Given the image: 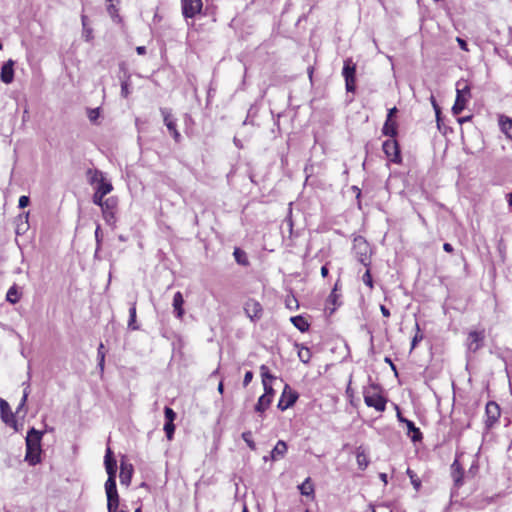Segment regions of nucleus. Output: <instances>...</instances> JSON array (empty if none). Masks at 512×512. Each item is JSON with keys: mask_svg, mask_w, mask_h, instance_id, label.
I'll list each match as a JSON object with an SVG mask.
<instances>
[{"mask_svg": "<svg viewBox=\"0 0 512 512\" xmlns=\"http://www.w3.org/2000/svg\"><path fill=\"white\" fill-rule=\"evenodd\" d=\"M44 432L35 429L34 427L30 428L27 432V436L25 439L26 443V455L25 460L30 465H36L40 462V453H41V439L43 437Z\"/></svg>", "mask_w": 512, "mask_h": 512, "instance_id": "nucleus-1", "label": "nucleus"}, {"mask_svg": "<svg viewBox=\"0 0 512 512\" xmlns=\"http://www.w3.org/2000/svg\"><path fill=\"white\" fill-rule=\"evenodd\" d=\"M364 402L368 407H373L378 412L386 408L387 399L380 393V387L371 385L363 392Z\"/></svg>", "mask_w": 512, "mask_h": 512, "instance_id": "nucleus-2", "label": "nucleus"}, {"mask_svg": "<svg viewBox=\"0 0 512 512\" xmlns=\"http://www.w3.org/2000/svg\"><path fill=\"white\" fill-rule=\"evenodd\" d=\"M456 100L452 107V112L454 115H459L466 107V103L470 98V87L463 81H458L456 83Z\"/></svg>", "mask_w": 512, "mask_h": 512, "instance_id": "nucleus-3", "label": "nucleus"}, {"mask_svg": "<svg viewBox=\"0 0 512 512\" xmlns=\"http://www.w3.org/2000/svg\"><path fill=\"white\" fill-rule=\"evenodd\" d=\"M353 253L361 264L366 267L370 265L371 249L369 243L363 237L354 238Z\"/></svg>", "mask_w": 512, "mask_h": 512, "instance_id": "nucleus-4", "label": "nucleus"}, {"mask_svg": "<svg viewBox=\"0 0 512 512\" xmlns=\"http://www.w3.org/2000/svg\"><path fill=\"white\" fill-rule=\"evenodd\" d=\"M101 210L103 214V218L107 225L115 228L116 226V211L118 206V200L116 197H109L105 199V202L103 203Z\"/></svg>", "mask_w": 512, "mask_h": 512, "instance_id": "nucleus-5", "label": "nucleus"}, {"mask_svg": "<svg viewBox=\"0 0 512 512\" xmlns=\"http://www.w3.org/2000/svg\"><path fill=\"white\" fill-rule=\"evenodd\" d=\"M356 64L351 58L344 60L342 75L345 79V87L347 92H354L356 89Z\"/></svg>", "mask_w": 512, "mask_h": 512, "instance_id": "nucleus-6", "label": "nucleus"}, {"mask_svg": "<svg viewBox=\"0 0 512 512\" xmlns=\"http://www.w3.org/2000/svg\"><path fill=\"white\" fill-rule=\"evenodd\" d=\"M104 465L108 475L105 486L116 485L117 462L110 447H107L104 456Z\"/></svg>", "mask_w": 512, "mask_h": 512, "instance_id": "nucleus-7", "label": "nucleus"}, {"mask_svg": "<svg viewBox=\"0 0 512 512\" xmlns=\"http://www.w3.org/2000/svg\"><path fill=\"white\" fill-rule=\"evenodd\" d=\"M382 149L387 158L395 163L399 164L402 161L399 144L395 139H388L383 142Z\"/></svg>", "mask_w": 512, "mask_h": 512, "instance_id": "nucleus-8", "label": "nucleus"}, {"mask_svg": "<svg viewBox=\"0 0 512 512\" xmlns=\"http://www.w3.org/2000/svg\"><path fill=\"white\" fill-rule=\"evenodd\" d=\"M485 339L484 329H474L468 333L467 346L471 352H476L482 348Z\"/></svg>", "mask_w": 512, "mask_h": 512, "instance_id": "nucleus-9", "label": "nucleus"}, {"mask_svg": "<svg viewBox=\"0 0 512 512\" xmlns=\"http://www.w3.org/2000/svg\"><path fill=\"white\" fill-rule=\"evenodd\" d=\"M202 0H182V13L185 18H193L202 10Z\"/></svg>", "mask_w": 512, "mask_h": 512, "instance_id": "nucleus-10", "label": "nucleus"}, {"mask_svg": "<svg viewBox=\"0 0 512 512\" xmlns=\"http://www.w3.org/2000/svg\"><path fill=\"white\" fill-rule=\"evenodd\" d=\"M485 414H486V420L485 425L486 428H491L499 419L500 417V407L499 405L494 401H489L486 404L485 408Z\"/></svg>", "mask_w": 512, "mask_h": 512, "instance_id": "nucleus-11", "label": "nucleus"}, {"mask_svg": "<svg viewBox=\"0 0 512 512\" xmlns=\"http://www.w3.org/2000/svg\"><path fill=\"white\" fill-rule=\"evenodd\" d=\"M461 455L462 452L456 453V457L450 467L451 477L453 479L454 485L458 488L461 487L464 483L463 478L465 473L461 463L459 462V457Z\"/></svg>", "mask_w": 512, "mask_h": 512, "instance_id": "nucleus-12", "label": "nucleus"}, {"mask_svg": "<svg viewBox=\"0 0 512 512\" xmlns=\"http://www.w3.org/2000/svg\"><path fill=\"white\" fill-rule=\"evenodd\" d=\"M160 112L163 116L164 124L172 135L173 139L177 143L180 142L181 135L176 128V120L172 117L170 111L167 108H161Z\"/></svg>", "mask_w": 512, "mask_h": 512, "instance_id": "nucleus-13", "label": "nucleus"}, {"mask_svg": "<svg viewBox=\"0 0 512 512\" xmlns=\"http://www.w3.org/2000/svg\"><path fill=\"white\" fill-rule=\"evenodd\" d=\"M105 492L107 496V510L108 512L120 511L119 507V495L117 492L116 485L105 486Z\"/></svg>", "mask_w": 512, "mask_h": 512, "instance_id": "nucleus-14", "label": "nucleus"}, {"mask_svg": "<svg viewBox=\"0 0 512 512\" xmlns=\"http://www.w3.org/2000/svg\"><path fill=\"white\" fill-rule=\"evenodd\" d=\"M244 310L246 315L252 320H259L263 314L262 305L253 299L248 300L245 303Z\"/></svg>", "mask_w": 512, "mask_h": 512, "instance_id": "nucleus-15", "label": "nucleus"}, {"mask_svg": "<svg viewBox=\"0 0 512 512\" xmlns=\"http://www.w3.org/2000/svg\"><path fill=\"white\" fill-rule=\"evenodd\" d=\"M0 415L2 421L10 426H13L15 429L16 427V419L14 413L11 411V408L7 401L4 399H0Z\"/></svg>", "mask_w": 512, "mask_h": 512, "instance_id": "nucleus-16", "label": "nucleus"}, {"mask_svg": "<svg viewBox=\"0 0 512 512\" xmlns=\"http://www.w3.org/2000/svg\"><path fill=\"white\" fill-rule=\"evenodd\" d=\"M297 399H298L297 392L290 391L288 393V395H286V389H284V391L279 399V402L277 404V407L279 410L285 411L288 408H290L291 406H293L295 404V402L297 401Z\"/></svg>", "mask_w": 512, "mask_h": 512, "instance_id": "nucleus-17", "label": "nucleus"}, {"mask_svg": "<svg viewBox=\"0 0 512 512\" xmlns=\"http://www.w3.org/2000/svg\"><path fill=\"white\" fill-rule=\"evenodd\" d=\"M14 64L11 59L6 61L1 67L0 79L5 84H10L14 80Z\"/></svg>", "mask_w": 512, "mask_h": 512, "instance_id": "nucleus-18", "label": "nucleus"}, {"mask_svg": "<svg viewBox=\"0 0 512 512\" xmlns=\"http://www.w3.org/2000/svg\"><path fill=\"white\" fill-rule=\"evenodd\" d=\"M340 295L337 293V283L335 284L333 290L331 291L330 295L328 296L326 300V306L325 310L329 312V314H332L335 312L338 306L341 305V302L339 301Z\"/></svg>", "mask_w": 512, "mask_h": 512, "instance_id": "nucleus-19", "label": "nucleus"}, {"mask_svg": "<svg viewBox=\"0 0 512 512\" xmlns=\"http://www.w3.org/2000/svg\"><path fill=\"white\" fill-rule=\"evenodd\" d=\"M133 475V466L131 464L125 463L124 461L121 462L120 465V482L122 485H130L131 479Z\"/></svg>", "mask_w": 512, "mask_h": 512, "instance_id": "nucleus-20", "label": "nucleus"}, {"mask_svg": "<svg viewBox=\"0 0 512 512\" xmlns=\"http://www.w3.org/2000/svg\"><path fill=\"white\" fill-rule=\"evenodd\" d=\"M287 444L285 441L283 440H279L276 445L274 446V448L272 449L271 453H270V458L272 460H278L280 458H283L287 452Z\"/></svg>", "mask_w": 512, "mask_h": 512, "instance_id": "nucleus-21", "label": "nucleus"}, {"mask_svg": "<svg viewBox=\"0 0 512 512\" xmlns=\"http://www.w3.org/2000/svg\"><path fill=\"white\" fill-rule=\"evenodd\" d=\"M499 127L507 138L512 139V135L510 134V131L512 130V118L505 115H500Z\"/></svg>", "mask_w": 512, "mask_h": 512, "instance_id": "nucleus-22", "label": "nucleus"}, {"mask_svg": "<svg viewBox=\"0 0 512 512\" xmlns=\"http://www.w3.org/2000/svg\"><path fill=\"white\" fill-rule=\"evenodd\" d=\"M298 489L301 495L314 497L315 489L310 477H307L304 482L298 486Z\"/></svg>", "mask_w": 512, "mask_h": 512, "instance_id": "nucleus-23", "label": "nucleus"}, {"mask_svg": "<svg viewBox=\"0 0 512 512\" xmlns=\"http://www.w3.org/2000/svg\"><path fill=\"white\" fill-rule=\"evenodd\" d=\"M407 433L410 435L413 442H419L422 440L423 435L419 428H417L412 421H406Z\"/></svg>", "mask_w": 512, "mask_h": 512, "instance_id": "nucleus-24", "label": "nucleus"}, {"mask_svg": "<svg viewBox=\"0 0 512 512\" xmlns=\"http://www.w3.org/2000/svg\"><path fill=\"white\" fill-rule=\"evenodd\" d=\"M86 175L91 185H98L105 178L103 172L98 169H88Z\"/></svg>", "mask_w": 512, "mask_h": 512, "instance_id": "nucleus-25", "label": "nucleus"}, {"mask_svg": "<svg viewBox=\"0 0 512 512\" xmlns=\"http://www.w3.org/2000/svg\"><path fill=\"white\" fill-rule=\"evenodd\" d=\"M290 320L292 324L301 332H305L309 329L310 324L302 315L293 316Z\"/></svg>", "mask_w": 512, "mask_h": 512, "instance_id": "nucleus-26", "label": "nucleus"}, {"mask_svg": "<svg viewBox=\"0 0 512 512\" xmlns=\"http://www.w3.org/2000/svg\"><path fill=\"white\" fill-rule=\"evenodd\" d=\"M272 403V399L268 395H261L254 407V410L258 413H263L269 408Z\"/></svg>", "mask_w": 512, "mask_h": 512, "instance_id": "nucleus-27", "label": "nucleus"}, {"mask_svg": "<svg viewBox=\"0 0 512 512\" xmlns=\"http://www.w3.org/2000/svg\"><path fill=\"white\" fill-rule=\"evenodd\" d=\"M183 304L184 299L181 292H176L173 297V307L178 318H181L184 313V310L182 308Z\"/></svg>", "mask_w": 512, "mask_h": 512, "instance_id": "nucleus-28", "label": "nucleus"}, {"mask_svg": "<svg viewBox=\"0 0 512 512\" xmlns=\"http://www.w3.org/2000/svg\"><path fill=\"white\" fill-rule=\"evenodd\" d=\"M356 460L358 464V468L360 470H365L369 464L368 456L366 455L365 451L359 447L356 451Z\"/></svg>", "mask_w": 512, "mask_h": 512, "instance_id": "nucleus-29", "label": "nucleus"}, {"mask_svg": "<svg viewBox=\"0 0 512 512\" xmlns=\"http://www.w3.org/2000/svg\"><path fill=\"white\" fill-rule=\"evenodd\" d=\"M382 133L386 136L395 137L397 134V126L395 122H392L389 119H386L383 128Z\"/></svg>", "mask_w": 512, "mask_h": 512, "instance_id": "nucleus-30", "label": "nucleus"}, {"mask_svg": "<svg viewBox=\"0 0 512 512\" xmlns=\"http://www.w3.org/2000/svg\"><path fill=\"white\" fill-rule=\"evenodd\" d=\"M128 328L131 330H138L139 326L136 324V303H132L129 308Z\"/></svg>", "mask_w": 512, "mask_h": 512, "instance_id": "nucleus-31", "label": "nucleus"}, {"mask_svg": "<svg viewBox=\"0 0 512 512\" xmlns=\"http://www.w3.org/2000/svg\"><path fill=\"white\" fill-rule=\"evenodd\" d=\"M6 300L11 304H16L20 300V293L16 285L9 288L6 294Z\"/></svg>", "mask_w": 512, "mask_h": 512, "instance_id": "nucleus-32", "label": "nucleus"}, {"mask_svg": "<svg viewBox=\"0 0 512 512\" xmlns=\"http://www.w3.org/2000/svg\"><path fill=\"white\" fill-rule=\"evenodd\" d=\"M87 16L86 15H82L81 16V22H82V27H83V37L85 39V41L89 42L92 38H93V30L91 27L88 26L87 24Z\"/></svg>", "mask_w": 512, "mask_h": 512, "instance_id": "nucleus-33", "label": "nucleus"}, {"mask_svg": "<svg viewBox=\"0 0 512 512\" xmlns=\"http://www.w3.org/2000/svg\"><path fill=\"white\" fill-rule=\"evenodd\" d=\"M233 255L238 264L243 265V266L249 265V261H248L246 253L243 250H241L240 248H235Z\"/></svg>", "mask_w": 512, "mask_h": 512, "instance_id": "nucleus-34", "label": "nucleus"}, {"mask_svg": "<svg viewBox=\"0 0 512 512\" xmlns=\"http://www.w3.org/2000/svg\"><path fill=\"white\" fill-rule=\"evenodd\" d=\"M113 190V186L111 182L107 181L105 178L99 182L96 186V191L100 192L102 195H107Z\"/></svg>", "mask_w": 512, "mask_h": 512, "instance_id": "nucleus-35", "label": "nucleus"}, {"mask_svg": "<svg viewBox=\"0 0 512 512\" xmlns=\"http://www.w3.org/2000/svg\"><path fill=\"white\" fill-rule=\"evenodd\" d=\"M107 12L111 16V18L113 19L114 22H117V23L121 22V17L118 14V8L116 7V5L114 3H111L108 5Z\"/></svg>", "mask_w": 512, "mask_h": 512, "instance_id": "nucleus-36", "label": "nucleus"}, {"mask_svg": "<svg viewBox=\"0 0 512 512\" xmlns=\"http://www.w3.org/2000/svg\"><path fill=\"white\" fill-rule=\"evenodd\" d=\"M242 439L245 441V443L247 444V446L251 449V450H255L256 449V444L252 438V432L251 431H245L242 433L241 435Z\"/></svg>", "mask_w": 512, "mask_h": 512, "instance_id": "nucleus-37", "label": "nucleus"}, {"mask_svg": "<svg viewBox=\"0 0 512 512\" xmlns=\"http://www.w3.org/2000/svg\"><path fill=\"white\" fill-rule=\"evenodd\" d=\"M163 429L166 433L167 439L171 440L173 438L174 431H175L174 423L173 422H165Z\"/></svg>", "mask_w": 512, "mask_h": 512, "instance_id": "nucleus-38", "label": "nucleus"}, {"mask_svg": "<svg viewBox=\"0 0 512 512\" xmlns=\"http://www.w3.org/2000/svg\"><path fill=\"white\" fill-rule=\"evenodd\" d=\"M126 78L127 79L121 80V96L124 98H127L128 95L130 94L129 82H128L130 75H127Z\"/></svg>", "mask_w": 512, "mask_h": 512, "instance_id": "nucleus-39", "label": "nucleus"}, {"mask_svg": "<svg viewBox=\"0 0 512 512\" xmlns=\"http://www.w3.org/2000/svg\"><path fill=\"white\" fill-rule=\"evenodd\" d=\"M95 240H96V250H95V256H97L102 243V233H101V227L100 225H97L95 230Z\"/></svg>", "mask_w": 512, "mask_h": 512, "instance_id": "nucleus-40", "label": "nucleus"}, {"mask_svg": "<svg viewBox=\"0 0 512 512\" xmlns=\"http://www.w3.org/2000/svg\"><path fill=\"white\" fill-rule=\"evenodd\" d=\"M29 384H27L26 388L24 389V392H23V396H22V399L16 409V413L18 414L25 406L26 402H27V398H28V395H29Z\"/></svg>", "mask_w": 512, "mask_h": 512, "instance_id": "nucleus-41", "label": "nucleus"}, {"mask_svg": "<svg viewBox=\"0 0 512 512\" xmlns=\"http://www.w3.org/2000/svg\"><path fill=\"white\" fill-rule=\"evenodd\" d=\"M164 415H165V419H166L165 422H174V420L176 418L175 411L172 408L168 407V406H166L164 408Z\"/></svg>", "mask_w": 512, "mask_h": 512, "instance_id": "nucleus-42", "label": "nucleus"}, {"mask_svg": "<svg viewBox=\"0 0 512 512\" xmlns=\"http://www.w3.org/2000/svg\"><path fill=\"white\" fill-rule=\"evenodd\" d=\"M100 116V108H94L88 110V118L92 123H96Z\"/></svg>", "mask_w": 512, "mask_h": 512, "instance_id": "nucleus-43", "label": "nucleus"}, {"mask_svg": "<svg viewBox=\"0 0 512 512\" xmlns=\"http://www.w3.org/2000/svg\"><path fill=\"white\" fill-rule=\"evenodd\" d=\"M104 197L105 195H102L100 192L95 191L92 198L93 203L97 206L102 207V205H104L103 203L105 202Z\"/></svg>", "mask_w": 512, "mask_h": 512, "instance_id": "nucleus-44", "label": "nucleus"}, {"mask_svg": "<svg viewBox=\"0 0 512 512\" xmlns=\"http://www.w3.org/2000/svg\"><path fill=\"white\" fill-rule=\"evenodd\" d=\"M260 370H261L262 382L274 379V376L270 374L267 366L262 365L260 367Z\"/></svg>", "mask_w": 512, "mask_h": 512, "instance_id": "nucleus-45", "label": "nucleus"}, {"mask_svg": "<svg viewBox=\"0 0 512 512\" xmlns=\"http://www.w3.org/2000/svg\"><path fill=\"white\" fill-rule=\"evenodd\" d=\"M263 387H264V394L263 395H268L269 398L273 400V396H274L275 391L272 388V385L268 381H263Z\"/></svg>", "mask_w": 512, "mask_h": 512, "instance_id": "nucleus-46", "label": "nucleus"}, {"mask_svg": "<svg viewBox=\"0 0 512 512\" xmlns=\"http://www.w3.org/2000/svg\"><path fill=\"white\" fill-rule=\"evenodd\" d=\"M416 329H417V333L415 334V336L412 339L411 350H413L416 347L417 342L422 340V338H423V334L420 332L419 325L417 323H416Z\"/></svg>", "mask_w": 512, "mask_h": 512, "instance_id": "nucleus-47", "label": "nucleus"}, {"mask_svg": "<svg viewBox=\"0 0 512 512\" xmlns=\"http://www.w3.org/2000/svg\"><path fill=\"white\" fill-rule=\"evenodd\" d=\"M286 306L289 309L298 308V301L294 296H288L286 299Z\"/></svg>", "mask_w": 512, "mask_h": 512, "instance_id": "nucleus-48", "label": "nucleus"}, {"mask_svg": "<svg viewBox=\"0 0 512 512\" xmlns=\"http://www.w3.org/2000/svg\"><path fill=\"white\" fill-rule=\"evenodd\" d=\"M362 280L363 282L369 286L370 288L373 287V280H372V276H371V273L369 270H367L364 275L362 276Z\"/></svg>", "mask_w": 512, "mask_h": 512, "instance_id": "nucleus-49", "label": "nucleus"}, {"mask_svg": "<svg viewBox=\"0 0 512 512\" xmlns=\"http://www.w3.org/2000/svg\"><path fill=\"white\" fill-rule=\"evenodd\" d=\"M407 474L409 475V477L411 479V482L414 485V487L416 489H418L420 487L421 483H420V481L417 478H414L415 477L414 472L412 470L408 469L407 470Z\"/></svg>", "mask_w": 512, "mask_h": 512, "instance_id": "nucleus-50", "label": "nucleus"}, {"mask_svg": "<svg viewBox=\"0 0 512 512\" xmlns=\"http://www.w3.org/2000/svg\"><path fill=\"white\" fill-rule=\"evenodd\" d=\"M30 203V199L28 196H25V195H22L20 198H19V201H18V206L19 208H25L29 205Z\"/></svg>", "mask_w": 512, "mask_h": 512, "instance_id": "nucleus-51", "label": "nucleus"}, {"mask_svg": "<svg viewBox=\"0 0 512 512\" xmlns=\"http://www.w3.org/2000/svg\"><path fill=\"white\" fill-rule=\"evenodd\" d=\"M97 360H98L97 366L100 370V373L102 374L104 371L105 354H98Z\"/></svg>", "mask_w": 512, "mask_h": 512, "instance_id": "nucleus-52", "label": "nucleus"}, {"mask_svg": "<svg viewBox=\"0 0 512 512\" xmlns=\"http://www.w3.org/2000/svg\"><path fill=\"white\" fill-rule=\"evenodd\" d=\"M253 379V372L247 371L244 375L243 385L246 387Z\"/></svg>", "mask_w": 512, "mask_h": 512, "instance_id": "nucleus-53", "label": "nucleus"}, {"mask_svg": "<svg viewBox=\"0 0 512 512\" xmlns=\"http://www.w3.org/2000/svg\"><path fill=\"white\" fill-rule=\"evenodd\" d=\"M456 41H457V43H458L459 47H460L463 51H469L466 40H464V39H462V38H460V37H457V38H456Z\"/></svg>", "mask_w": 512, "mask_h": 512, "instance_id": "nucleus-54", "label": "nucleus"}, {"mask_svg": "<svg viewBox=\"0 0 512 512\" xmlns=\"http://www.w3.org/2000/svg\"><path fill=\"white\" fill-rule=\"evenodd\" d=\"M298 357L302 362L307 363L310 361L311 354H298Z\"/></svg>", "mask_w": 512, "mask_h": 512, "instance_id": "nucleus-55", "label": "nucleus"}, {"mask_svg": "<svg viewBox=\"0 0 512 512\" xmlns=\"http://www.w3.org/2000/svg\"><path fill=\"white\" fill-rule=\"evenodd\" d=\"M396 410H397V418H398L399 422L406 424V421H409V420L402 416L398 406H396Z\"/></svg>", "mask_w": 512, "mask_h": 512, "instance_id": "nucleus-56", "label": "nucleus"}, {"mask_svg": "<svg viewBox=\"0 0 512 512\" xmlns=\"http://www.w3.org/2000/svg\"><path fill=\"white\" fill-rule=\"evenodd\" d=\"M431 101H432L433 107H434V109L436 111L437 120L439 121L440 109H439V107H438V105H437V103H436V101H435L433 96L431 97Z\"/></svg>", "mask_w": 512, "mask_h": 512, "instance_id": "nucleus-57", "label": "nucleus"}, {"mask_svg": "<svg viewBox=\"0 0 512 512\" xmlns=\"http://www.w3.org/2000/svg\"><path fill=\"white\" fill-rule=\"evenodd\" d=\"M380 310H381V313H382V315L384 317H389L390 316V311H389V309L386 306L381 305L380 306Z\"/></svg>", "mask_w": 512, "mask_h": 512, "instance_id": "nucleus-58", "label": "nucleus"}, {"mask_svg": "<svg viewBox=\"0 0 512 512\" xmlns=\"http://www.w3.org/2000/svg\"><path fill=\"white\" fill-rule=\"evenodd\" d=\"M444 251L451 253L454 249L453 246L450 243H444L443 244Z\"/></svg>", "mask_w": 512, "mask_h": 512, "instance_id": "nucleus-59", "label": "nucleus"}, {"mask_svg": "<svg viewBox=\"0 0 512 512\" xmlns=\"http://www.w3.org/2000/svg\"><path fill=\"white\" fill-rule=\"evenodd\" d=\"M397 112L396 107L389 109L387 119L391 120L392 116Z\"/></svg>", "mask_w": 512, "mask_h": 512, "instance_id": "nucleus-60", "label": "nucleus"}, {"mask_svg": "<svg viewBox=\"0 0 512 512\" xmlns=\"http://www.w3.org/2000/svg\"><path fill=\"white\" fill-rule=\"evenodd\" d=\"M136 52L139 54V55H144L146 53V48L144 46H138L136 48Z\"/></svg>", "mask_w": 512, "mask_h": 512, "instance_id": "nucleus-61", "label": "nucleus"}, {"mask_svg": "<svg viewBox=\"0 0 512 512\" xmlns=\"http://www.w3.org/2000/svg\"><path fill=\"white\" fill-rule=\"evenodd\" d=\"M328 273H329V270H328L327 265L322 266V267H321V275H322L323 277H326V276L328 275Z\"/></svg>", "mask_w": 512, "mask_h": 512, "instance_id": "nucleus-62", "label": "nucleus"}, {"mask_svg": "<svg viewBox=\"0 0 512 512\" xmlns=\"http://www.w3.org/2000/svg\"><path fill=\"white\" fill-rule=\"evenodd\" d=\"M233 142L237 148H239V149L243 148V145L238 138L234 137Z\"/></svg>", "mask_w": 512, "mask_h": 512, "instance_id": "nucleus-63", "label": "nucleus"}, {"mask_svg": "<svg viewBox=\"0 0 512 512\" xmlns=\"http://www.w3.org/2000/svg\"><path fill=\"white\" fill-rule=\"evenodd\" d=\"M507 200H508L509 206L512 207V192L507 194Z\"/></svg>", "mask_w": 512, "mask_h": 512, "instance_id": "nucleus-64", "label": "nucleus"}]
</instances>
